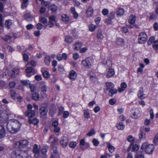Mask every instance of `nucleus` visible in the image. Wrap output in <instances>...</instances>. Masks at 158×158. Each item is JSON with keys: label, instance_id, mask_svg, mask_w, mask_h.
<instances>
[{"label": "nucleus", "instance_id": "nucleus-24", "mask_svg": "<svg viewBox=\"0 0 158 158\" xmlns=\"http://www.w3.org/2000/svg\"><path fill=\"white\" fill-rule=\"evenodd\" d=\"M71 13L73 15V18L74 19H77L78 17V14L76 12L75 8L74 6H72L70 8Z\"/></svg>", "mask_w": 158, "mask_h": 158}, {"label": "nucleus", "instance_id": "nucleus-34", "mask_svg": "<svg viewBox=\"0 0 158 158\" xmlns=\"http://www.w3.org/2000/svg\"><path fill=\"white\" fill-rule=\"evenodd\" d=\"M10 97L13 100H15L17 97L18 94L14 90H11L10 91Z\"/></svg>", "mask_w": 158, "mask_h": 158}, {"label": "nucleus", "instance_id": "nucleus-30", "mask_svg": "<svg viewBox=\"0 0 158 158\" xmlns=\"http://www.w3.org/2000/svg\"><path fill=\"white\" fill-rule=\"evenodd\" d=\"M124 40L122 38H117L115 41L116 44L120 46H123L124 45Z\"/></svg>", "mask_w": 158, "mask_h": 158}, {"label": "nucleus", "instance_id": "nucleus-47", "mask_svg": "<svg viewBox=\"0 0 158 158\" xmlns=\"http://www.w3.org/2000/svg\"><path fill=\"white\" fill-rule=\"evenodd\" d=\"M23 17L25 20L29 21L31 19V15L30 13H27L24 14Z\"/></svg>", "mask_w": 158, "mask_h": 158}, {"label": "nucleus", "instance_id": "nucleus-63", "mask_svg": "<svg viewBox=\"0 0 158 158\" xmlns=\"http://www.w3.org/2000/svg\"><path fill=\"white\" fill-rule=\"evenodd\" d=\"M102 13L104 16L107 15L109 14V10L107 9H103L102 10Z\"/></svg>", "mask_w": 158, "mask_h": 158}, {"label": "nucleus", "instance_id": "nucleus-5", "mask_svg": "<svg viewBox=\"0 0 158 158\" xmlns=\"http://www.w3.org/2000/svg\"><path fill=\"white\" fill-rule=\"evenodd\" d=\"M94 60L92 58L88 57L81 61V64L83 66L87 69L91 68L93 65Z\"/></svg>", "mask_w": 158, "mask_h": 158}, {"label": "nucleus", "instance_id": "nucleus-55", "mask_svg": "<svg viewBox=\"0 0 158 158\" xmlns=\"http://www.w3.org/2000/svg\"><path fill=\"white\" fill-rule=\"evenodd\" d=\"M34 71V69L31 67H27L26 69V72L27 73H33Z\"/></svg>", "mask_w": 158, "mask_h": 158}, {"label": "nucleus", "instance_id": "nucleus-61", "mask_svg": "<svg viewBox=\"0 0 158 158\" xmlns=\"http://www.w3.org/2000/svg\"><path fill=\"white\" fill-rule=\"evenodd\" d=\"M92 143L94 146H97L99 144V142L97 139L94 138L93 139Z\"/></svg>", "mask_w": 158, "mask_h": 158}, {"label": "nucleus", "instance_id": "nucleus-59", "mask_svg": "<svg viewBox=\"0 0 158 158\" xmlns=\"http://www.w3.org/2000/svg\"><path fill=\"white\" fill-rule=\"evenodd\" d=\"M117 111L118 113L119 114H121L123 113L124 111V108L119 106L118 107Z\"/></svg>", "mask_w": 158, "mask_h": 158}, {"label": "nucleus", "instance_id": "nucleus-49", "mask_svg": "<svg viewBox=\"0 0 158 158\" xmlns=\"http://www.w3.org/2000/svg\"><path fill=\"white\" fill-rule=\"evenodd\" d=\"M150 15L149 17L150 20L156 19V14L154 12H150L149 13Z\"/></svg>", "mask_w": 158, "mask_h": 158}, {"label": "nucleus", "instance_id": "nucleus-48", "mask_svg": "<svg viewBox=\"0 0 158 158\" xmlns=\"http://www.w3.org/2000/svg\"><path fill=\"white\" fill-rule=\"evenodd\" d=\"M152 46L155 50H158V40H154L152 44Z\"/></svg>", "mask_w": 158, "mask_h": 158}, {"label": "nucleus", "instance_id": "nucleus-50", "mask_svg": "<svg viewBox=\"0 0 158 158\" xmlns=\"http://www.w3.org/2000/svg\"><path fill=\"white\" fill-rule=\"evenodd\" d=\"M135 158H144L143 151L138 152L135 156Z\"/></svg>", "mask_w": 158, "mask_h": 158}, {"label": "nucleus", "instance_id": "nucleus-52", "mask_svg": "<svg viewBox=\"0 0 158 158\" xmlns=\"http://www.w3.org/2000/svg\"><path fill=\"white\" fill-rule=\"evenodd\" d=\"M154 40L155 37L153 36H151L148 41L147 45L148 46L151 45L152 44Z\"/></svg>", "mask_w": 158, "mask_h": 158}, {"label": "nucleus", "instance_id": "nucleus-16", "mask_svg": "<svg viewBox=\"0 0 158 158\" xmlns=\"http://www.w3.org/2000/svg\"><path fill=\"white\" fill-rule=\"evenodd\" d=\"M143 88L141 86L140 87L137 93V96L140 99L142 100L145 98L144 96Z\"/></svg>", "mask_w": 158, "mask_h": 158}, {"label": "nucleus", "instance_id": "nucleus-37", "mask_svg": "<svg viewBox=\"0 0 158 158\" xmlns=\"http://www.w3.org/2000/svg\"><path fill=\"white\" fill-rule=\"evenodd\" d=\"M107 147L108 148L109 152L111 153H112L114 151L115 148L112 146L111 144L109 143H106Z\"/></svg>", "mask_w": 158, "mask_h": 158}, {"label": "nucleus", "instance_id": "nucleus-45", "mask_svg": "<svg viewBox=\"0 0 158 158\" xmlns=\"http://www.w3.org/2000/svg\"><path fill=\"white\" fill-rule=\"evenodd\" d=\"M39 95L38 93H34L32 94V99L35 101H37L39 98Z\"/></svg>", "mask_w": 158, "mask_h": 158}, {"label": "nucleus", "instance_id": "nucleus-3", "mask_svg": "<svg viewBox=\"0 0 158 158\" xmlns=\"http://www.w3.org/2000/svg\"><path fill=\"white\" fill-rule=\"evenodd\" d=\"M154 149V146L152 144H149L147 143H143L141 147L142 151L145 152L146 153L151 154L152 153Z\"/></svg>", "mask_w": 158, "mask_h": 158}, {"label": "nucleus", "instance_id": "nucleus-8", "mask_svg": "<svg viewBox=\"0 0 158 158\" xmlns=\"http://www.w3.org/2000/svg\"><path fill=\"white\" fill-rule=\"evenodd\" d=\"M150 128L145 127L143 129H141L140 130L139 136L140 139L145 138L146 136V133L149 131Z\"/></svg>", "mask_w": 158, "mask_h": 158}, {"label": "nucleus", "instance_id": "nucleus-4", "mask_svg": "<svg viewBox=\"0 0 158 158\" xmlns=\"http://www.w3.org/2000/svg\"><path fill=\"white\" fill-rule=\"evenodd\" d=\"M28 141L26 139L22 140L16 142L14 145L15 147L17 149L27 148Z\"/></svg>", "mask_w": 158, "mask_h": 158}, {"label": "nucleus", "instance_id": "nucleus-7", "mask_svg": "<svg viewBox=\"0 0 158 158\" xmlns=\"http://www.w3.org/2000/svg\"><path fill=\"white\" fill-rule=\"evenodd\" d=\"M58 139L56 138L55 135H52L49 137V143H51L50 146L51 147H57L58 145Z\"/></svg>", "mask_w": 158, "mask_h": 158}, {"label": "nucleus", "instance_id": "nucleus-13", "mask_svg": "<svg viewBox=\"0 0 158 158\" xmlns=\"http://www.w3.org/2000/svg\"><path fill=\"white\" fill-rule=\"evenodd\" d=\"M40 117L41 118H44L47 115L48 110L46 107H41L39 109Z\"/></svg>", "mask_w": 158, "mask_h": 158}, {"label": "nucleus", "instance_id": "nucleus-46", "mask_svg": "<svg viewBox=\"0 0 158 158\" xmlns=\"http://www.w3.org/2000/svg\"><path fill=\"white\" fill-rule=\"evenodd\" d=\"M44 61L45 64L48 66L50 63V58L49 56H46L44 58Z\"/></svg>", "mask_w": 158, "mask_h": 158}, {"label": "nucleus", "instance_id": "nucleus-41", "mask_svg": "<svg viewBox=\"0 0 158 158\" xmlns=\"http://www.w3.org/2000/svg\"><path fill=\"white\" fill-rule=\"evenodd\" d=\"M107 17L108 18L110 19L111 20H113L114 19L115 17V13L114 12L112 11L110 12L107 15Z\"/></svg>", "mask_w": 158, "mask_h": 158}, {"label": "nucleus", "instance_id": "nucleus-33", "mask_svg": "<svg viewBox=\"0 0 158 158\" xmlns=\"http://www.w3.org/2000/svg\"><path fill=\"white\" fill-rule=\"evenodd\" d=\"M116 127L118 130H123L125 128L124 124L122 122L117 123L116 124Z\"/></svg>", "mask_w": 158, "mask_h": 158}, {"label": "nucleus", "instance_id": "nucleus-26", "mask_svg": "<svg viewBox=\"0 0 158 158\" xmlns=\"http://www.w3.org/2000/svg\"><path fill=\"white\" fill-rule=\"evenodd\" d=\"M3 113L0 114V121L2 123H5L7 122L8 119V115L4 114Z\"/></svg>", "mask_w": 158, "mask_h": 158}, {"label": "nucleus", "instance_id": "nucleus-64", "mask_svg": "<svg viewBox=\"0 0 158 158\" xmlns=\"http://www.w3.org/2000/svg\"><path fill=\"white\" fill-rule=\"evenodd\" d=\"M69 115V112L68 111H65L64 112L63 114V117L64 118H67Z\"/></svg>", "mask_w": 158, "mask_h": 158}, {"label": "nucleus", "instance_id": "nucleus-6", "mask_svg": "<svg viewBox=\"0 0 158 158\" xmlns=\"http://www.w3.org/2000/svg\"><path fill=\"white\" fill-rule=\"evenodd\" d=\"M148 36L145 32H141L139 33L138 39V43L144 44L146 42Z\"/></svg>", "mask_w": 158, "mask_h": 158}, {"label": "nucleus", "instance_id": "nucleus-35", "mask_svg": "<svg viewBox=\"0 0 158 158\" xmlns=\"http://www.w3.org/2000/svg\"><path fill=\"white\" fill-rule=\"evenodd\" d=\"M64 41L67 43H71L73 41V37L69 35L66 36L65 37Z\"/></svg>", "mask_w": 158, "mask_h": 158}, {"label": "nucleus", "instance_id": "nucleus-11", "mask_svg": "<svg viewBox=\"0 0 158 158\" xmlns=\"http://www.w3.org/2000/svg\"><path fill=\"white\" fill-rule=\"evenodd\" d=\"M105 85L106 88L103 89L104 92L105 93H107L109 90L112 89L114 87V85L111 82H106Z\"/></svg>", "mask_w": 158, "mask_h": 158}, {"label": "nucleus", "instance_id": "nucleus-54", "mask_svg": "<svg viewBox=\"0 0 158 158\" xmlns=\"http://www.w3.org/2000/svg\"><path fill=\"white\" fill-rule=\"evenodd\" d=\"M69 146L72 148H74L77 145V143L75 141H71L69 143Z\"/></svg>", "mask_w": 158, "mask_h": 158}, {"label": "nucleus", "instance_id": "nucleus-27", "mask_svg": "<svg viewBox=\"0 0 158 158\" xmlns=\"http://www.w3.org/2000/svg\"><path fill=\"white\" fill-rule=\"evenodd\" d=\"M94 10L92 7L88 8L86 11V14L88 17L92 16L94 14Z\"/></svg>", "mask_w": 158, "mask_h": 158}, {"label": "nucleus", "instance_id": "nucleus-36", "mask_svg": "<svg viewBox=\"0 0 158 158\" xmlns=\"http://www.w3.org/2000/svg\"><path fill=\"white\" fill-rule=\"evenodd\" d=\"M12 24V20L10 19H7L6 20L5 23V25L7 28L10 29V26Z\"/></svg>", "mask_w": 158, "mask_h": 158}, {"label": "nucleus", "instance_id": "nucleus-62", "mask_svg": "<svg viewBox=\"0 0 158 158\" xmlns=\"http://www.w3.org/2000/svg\"><path fill=\"white\" fill-rule=\"evenodd\" d=\"M12 75H18L19 73V70L17 68H14L12 71Z\"/></svg>", "mask_w": 158, "mask_h": 158}, {"label": "nucleus", "instance_id": "nucleus-60", "mask_svg": "<svg viewBox=\"0 0 158 158\" xmlns=\"http://www.w3.org/2000/svg\"><path fill=\"white\" fill-rule=\"evenodd\" d=\"M95 134V132L94 128H92L91 131L87 134V135L88 136H91Z\"/></svg>", "mask_w": 158, "mask_h": 158}, {"label": "nucleus", "instance_id": "nucleus-57", "mask_svg": "<svg viewBox=\"0 0 158 158\" xmlns=\"http://www.w3.org/2000/svg\"><path fill=\"white\" fill-rule=\"evenodd\" d=\"M54 26V23H52V22L49 21L47 24L44 26V28H45L47 27H48L49 28H51L53 27Z\"/></svg>", "mask_w": 158, "mask_h": 158}, {"label": "nucleus", "instance_id": "nucleus-12", "mask_svg": "<svg viewBox=\"0 0 158 158\" xmlns=\"http://www.w3.org/2000/svg\"><path fill=\"white\" fill-rule=\"evenodd\" d=\"M77 74L74 70H71L69 73L68 78L72 81L75 80L77 78Z\"/></svg>", "mask_w": 158, "mask_h": 158}, {"label": "nucleus", "instance_id": "nucleus-29", "mask_svg": "<svg viewBox=\"0 0 158 158\" xmlns=\"http://www.w3.org/2000/svg\"><path fill=\"white\" fill-rule=\"evenodd\" d=\"M118 91V89L112 88L108 91V94L109 96L112 97L114 94H116Z\"/></svg>", "mask_w": 158, "mask_h": 158}, {"label": "nucleus", "instance_id": "nucleus-23", "mask_svg": "<svg viewBox=\"0 0 158 158\" xmlns=\"http://www.w3.org/2000/svg\"><path fill=\"white\" fill-rule=\"evenodd\" d=\"M125 10L123 8L119 7L118 8L116 11V14L118 17L122 16L124 14Z\"/></svg>", "mask_w": 158, "mask_h": 158}, {"label": "nucleus", "instance_id": "nucleus-51", "mask_svg": "<svg viewBox=\"0 0 158 158\" xmlns=\"http://www.w3.org/2000/svg\"><path fill=\"white\" fill-rule=\"evenodd\" d=\"M96 28V26L94 25L91 24L89 26V30L91 32H94Z\"/></svg>", "mask_w": 158, "mask_h": 158}, {"label": "nucleus", "instance_id": "nucleus-10", "mask_svg": "<svg viewBox=\"0 0 158 158\" xmlns=\"http://www.w3.org/2000/svg\"><path fill=\"white\" fill-rule=\"evenodd\" d=\"M60 143L63 148H66L69 142V139L67 137L63 136L60 138Z\"/></svg>", "mask_w": 158, "mask_h": 158}, {"label": "nucleus", "instance_id": "nucleus-42", "mask_svg": "<svg viewBox=\"0 0 158 158\" xmlns=\"http://www.w3.org/2000/svg\"><path fill=\"white\" fill-rule=\"evenodd\" d=\"M102 63L103 65H107L108 68H111L112 67V61L110 60H107L105 62H102Z\"/></svg>", "mask_w": 158, "mask_h": 158}, {"label": "nucleus", "instance_id": "nucleus-32", "mask_svg": "<svg viewBox=\"0 0 158 158\" xmlns=\"http://www.w3.org/2000/svg\"><path fill=\"white\" fill-rule=\"evenodd\" d=\"M132 146V150L131 151L132 152H135L137 151L139 148V146L136 144H133L132 143L131 144L130 146L128 148H130Z\"/></svg>", "mask_w": 158, "mask_h": 158}, {"label": "nucleus", "instance_id": "nucleus-39", "mask_svg": "<svg viewBox=\"0 0 158 158\" xmlns=\"http://www.w3.org/2000/svg\"><path fill=\"white\" fill-rule=\"evenodd\" d=\"M84 117L87 119H88L90 117V114L89 111L88 110H84Z\"/></svg>", "mask_w": 158, "mask_h": 158}, {"label": "nucleus", "instance_id": "nucleus-15", "mask_svg": "<svg viewBox=\"0 0 158 158\" xmlns=\"http://www.w3.org/2000/svg\"><path fill=\"white\" fill-rule=\"evenodd\" d=\"M82 46V43L80 41H78L73 45V48L74 50L77 51L80 49Z\"/></svg>", "mask_w": 158, "mask_h": 158}, {"label": "nucleus", "instance_id": "nucleus-56", "mask_svg": "<svg viewBox=\"0 0 158 158\" xmlns=\"http://www.w3.org/2000/svg\"><path fill=\"white\" fill-rule=\"evenodd\" d=\"M104 22L107 25H111L113 23L112 20L108 18L105 19Z\"/></svg>", "mask_w": 158, "mask_h": 158}, {"label": "nucleus", "instance_id": "nucleus-21", "mask_svg": "<svg viewBox=\"0 0 158 158\" xmlns=\"http://www.w3.org/2000/svg\"><path fill=\"white\" fill-rule=\"evenodd\" d=\"M114 74L115 71L114 69L111 68H108L106 77L107 78H110L113 76Z\"/></svg>", "mask_w": 158, "mask_h": 158}, {"label": "nucleus", "instance_id": "nucleus-19", "mask_svg": "<svg viewBox=\"0 0 158 158\" xmlns=\"http://www.w3.org/2000/svg\"><path fill=\"white\" fill-rule=\"evenodd\" d=\"M24 115L26 117H28V118H31L35 115V111H26L24 112Z\"/></svg>", "mask_w": 158, "mask_h": 158}, {"label": "nucleus", "instance_id": "nucleus-25", "mask_svg": "<svg viewBox=\"0 0 158 158\" xmlns=\"http://www.w3.org/2000/svg\"><path fill=\"white\" fill-rule=\"evenodd\" d=\"M28 122L29 124H32L35 125L38 124L39 121L37 118H34L32 119L29 118L28 120Z\"/></svg>", "mask_w": 158, "mask_h": 158}, {"label": "nucleus", "instance_id": "nucleus-18", "mask_svg": "<svg viewBox=\"0 0 158 158\" xmlns=\"http://www.w3.org/2000/svg\"><path fill=\"white\" fill-rule=\"evenodd\" d=\"M47 152V149L46 148H42L40 151L41 155L40 156V158H47V155L46 154Z\"/></svg>", "mask_w": 158, "mask_h": 158}, {"label": "nucleus", "instance_id": "nucleus-44", "mask_svg": "<svg viewBox=\"0 0 158 158\" xmlns=\"http://www.w3.org/2000/svg\"><path fill=\"white\" fill-rule=\"evenodd\" d=\"M12 38V37L11 36L7 35H5L4 37L2 38V39L6 42H9V41H10Z\"/></svg>", "mask_w": 158, "mask_h": 158}, {"label": "nucleus", "instance_id": "nucleus-53", "mask_svg": "<svg viewBox=\"0 0 158 158\" xmlns=\"http://www.w3.org/2000/svg\"><path fill=\"white\" fill-rule=\"evenodd\" d=\"M39 21L43 24H45L47 23V19L44 17H41L39 18Z\"/></svg>", "mask_w": 158, "mask_h": 158}, {"label": "nucleus", "instance_id": "nucleus-2", "mask_svg": "<svg viewBox=\"0 0 158 158\" xmlns=\"http://www.w3.org/2000/svg\"><path fill=\"white\" fill-rule=\"evenodd\" d=\"M10 158H32L29 156L27 150L16 149L13 151L10 155Z\"/></svg>", "mask_w": 158, "mask_h": 158}, {"label": "nucleus", "instance_id": "nucleus-28", "mask_svg": "<svg viewBox=\"0 0 158 158\" xmlns=\"http://www.w3.org/2000/svg\"><path fill=\"white\" fill-rule=\"evenodd\" d=\"M97 38L98 40H102L104 38V36L102 34V31L100 29L98 30L97 33Z\"/></svg>", "mask_w": 158, "mask_h": 158}, {"label": "nucleus", "instance_id": "nucleus-58", "mask_svg": "<svg viewBox=\"0 0 158 158\" xmlns=\"http://www.w3.org/2000/svg\"><path fill=\"white\" fill-rule=\"evenodd\" d=\"M153 143L155 145H158V134L155 135L153 140Z\"/></svg>", "mask_w": 158, "mask_h": 158}, {"label": "nucleus", "instance_id": "nucleus-43", "mask_svg": "<svg viewBox=\"0 0 158 158\" xmlns=\"http://www.w3.org/2000/svg\"><path fill=\"white\" fill-rule=\"evenodd\" d=\"M41 72L42 73L43 77H44L46 78H48L49 77L50 74L48 71L46 70L43 71L41 69Z\"/></svg>", "mask_w": 158, "mask_h": 158}, {"label": "nucleus", "instance_id": "nucleus-14", "mask_svg": "<svg viewBox=\"0 0 158 158\" xmlns=\"http://www.w3.org/2000/svg\"><path fill=\"white\" fill-rule=\"evenodd\" d=\"M127 87V85L125 82H122L120 85V87L118 88V92L121 93L124 91Z\"/></svg>", "mask_w": 158, "mask_h": 158}, {"label": "nucleus", "instance_id": "nucleus-22", "mask_svg": "<svg viewBox=\"0 0 158 158\" xmlns=\"http://www.w3.org/2000/svg\"><path fill=\"white\" fill-rule=\"evenodd\" d=\"M136 17L134 15L131 14L130 15L128 19V22L131 24H134L136 20Z\"/></svg>", "mask_w": 158, "mask_h": 158}, {"label": "nucleus", "instance_id": "nucleus-17", "mask_svg": "<svg viewBox=\"0 0 158 158\" xmlns=\"http://www.w3.org/2000/svg\"><path fill=\"white\" fill-rule=\"evenodd\" d=\"M57 6L54 4H52L48 7V9L51 12L52 14L56 13L57 10Z\"/></svg>", "mask_w": 158, "mask_h": 158}, {"label": "nucleus", "instance_id": "nucleus-38", "mask_svg": "<svg viewBox=\"0 0 158 158\" xmlns=\"http://www.w3.org/2000/svg\"><path fill=\"white\" fill-rule=\"evenodd\" d=\"M61 19L63 22L68 23L69 20V17L67 14H64L62 16Z\"/></svg>", "mask_w": 158, "mask_h": 158}, {"label": "nucleus", "instance_id": "nucleus-20", "mask_svg": "<svg viewBox=\"0 0 158 158\" xmlns=\"http://www.w3.org/2000/svg\"><path fill=\"white\" fill-rule=\"evenodd\" d=\"M33 152L35 153V157L38 158L39 156L40 151L38 149V145L36 144H35L34 145Z\"/></svg>", "mask_w": 158, "mask_h": 158}, {"label": "nucleus", "instance_id": "nucleus-9", "mask_svg": "<svg viewBox=\"0 0 158 158\" xmlns=\"http://www.w3.org/2000/svg\"><path fill=\"white\" fill-rule=\"evenodd\" d=\"M131 112V116L133 118H138L140 116V111L138 109H132Z\"/></svg>", "mask_w": 158, "mask_h": 158}, {"label": "nucleus", "instance_id": "nucleus-31", "mask_svg": "<svg viewBox=\"0 0 158 158\" xmlns=\"http://www.w3.org/2000/svg\"><path fill=\"white\" fill-rule=\"evenodd\" d=\"M0 127V138H2L4 137L6 135V131L3 126L1 125Z\"/></svg>", "mask_w": 158, "mask_h": 158}, {"label": "nucleus", "instance_id": "nucleus-1", "mask_svg": "<svg viewBox=\"0 0 158 158\" xmlns=\"http://www.w3.org/2000/svg\"><path fill=\"white\" fill-rule=\"evenodd\" d=\"M21 126L20 123L17 120L11 119L7 123L6 127L8 131L12 133L18 132Z\"/></svg>", "mask_w": 158, "mask_h": 158}, {"label": "nucleus", "instance_id": "nucleus-40", "mask_svg": "<svg viewBox=\"0 0 158 158\" xmlns=\"http://www.w3.org/2000/svg\"><path fill=\"white\" fill-rule=\"evenodd\" d=\"M139 65L140 67L138 68L137 71L138 73H142L143 71V69L145 67V65L141 63H140Z\"/></svg>", "mask_w": 158, "mask_h": 158}]
</instances>
